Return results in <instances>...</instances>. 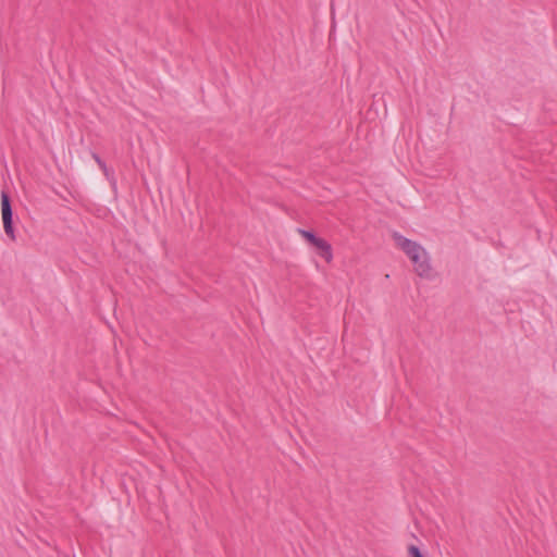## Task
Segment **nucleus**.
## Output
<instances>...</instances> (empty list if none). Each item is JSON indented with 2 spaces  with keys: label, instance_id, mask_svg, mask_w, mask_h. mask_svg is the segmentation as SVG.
<instances>
[{
  "label": "nucleus",
  "instance_id": "4",
  "mask_svg": "<svg viewBox=\"0 0 557 557\" xmlns=\"http://www.w3.org/2000/svg\"><path fill=\"white\" fill-rule=\"evenodd\" d=\"M408 554L410 555V557H424L421 554L420 549L417 546H414V545H410L408 547Z\"/></svg>",
  "mask_w": 557,
  "mask_h": 557
},
{
  "label": "nucleus",
  "instance_id": "3",
  "mask_svg": "<svg viewBox=\"0 0 557 557\" xmlns=\"http://www.w3.org/2000/svg\"><path fill=\"white\" fill-rule=\"evenodd\" d=\"M1 211H2V221L5 234L11 238L15 239L13 222H12V207L10 202L9 194L5 190L1 191Z\"/></svg>",
  "mask_w": 557,
  "mask_h": 557
},
{
  "label": "nucleus",
  "instance_id": "2",
  "mask_svg": "<svg viewBox=\"0 0 557 557\" xmlns=\"http://www.w3.org/2000/svg\"><path fill=\"white\" fill-rule=\"evenodd\" d=\"M297 233L312 247L317 253L331 263L333 261V249L329 242L317 236L313 232L304 228H297Z\"/></svg>",
  "mask_w": 557,
  "mask_h": 557
},
{
  "label": "nucleus",
  "instance_id": "1",
  "mask_svg": "<svg viewBox=\"0 0 557 557\" xmlns=\"http://www.w3.org/2000/svg\"><path fill=\"white\" fill-rule=\"evenodd\" d=\"M392 238L396 247L409 258L416 274L422 278L431 280L433 277V269L426 249L418 242L411 240L398 232H393Z\"/></svg>",
  "mask_w": 557,
  "mask_h": 557
}]
</instances>
